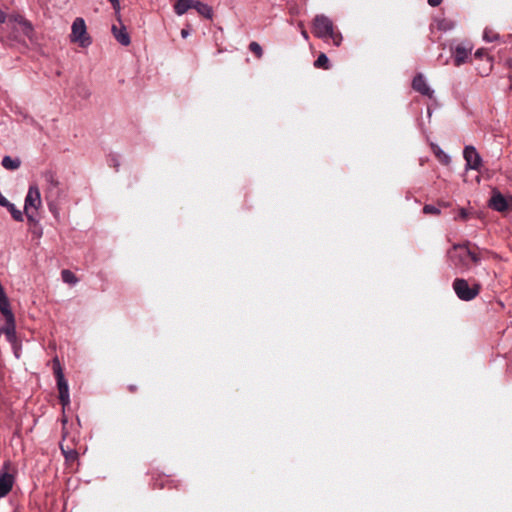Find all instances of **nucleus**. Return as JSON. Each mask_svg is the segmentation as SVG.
<instances>
[{"label": "nucleus", "instance_id": "3", "mask_svg": "<svg viewBox=\"0 0 512 512\" xmlns=\"http://www.w3.org/2000/svg\"><path fill=\"white\" fill-rule=\"evenodd\" d=\"M453 289L459 299L471 301L478 296L481 286L477 282L469 285L467 280L456 278L453 282Z\"/></svg>", "mask_w": 512, "mask_h": 512}, {"label": "nucleus", "instance_id": "18", "mask_svg": "<svg viewBox=\"0 0 512 512\" xmlns=\"http://www.w3.org/2000/svg\"><path fill=\"white\" fill-rule=\"evenodd\" d=\"M432 150L441 163L445 165L450 163V156L446 154L439 146L432 145Z\"/></svg>", "mask_w": 512, "mask_h": 512}, {"label": "nucleus", "instance_id": "13", "mask_svg": "<svg viewBox=\"0 0 512 512\" xmlns=\"http://www.w3.org/2000/svg\"><path fill=\"white\" fill-rule=\"evenodd\" d=\"M0 332L5 334L6 339L9 343L15 342V340L17 339L15 316L5 318V325L0 329Z\"/></svg>", "mask_w": 512, "mask_h": 512}, {"label": "nucleus", "instance_id": "14", "mask_svg": "<svg viewBox=\"0 0 512 512\" xmlns=\"http://www.w3.org/2000/svg\"><path fill=\"white\" fill-rule=\"evenodd\" d=\"M193 0H178L174 5V11L178 16H182L189 9L193 8Z\"/></svg>", "mask_w": 512, "mask_h": 512}, {"label": "nucleus", "instance_id": "38", "mask_svg": "<svg viewBox=\"0 0 512 512\" xmlns=\"http://www.w3.org/2000/svg\"><path fill=\"white\" fill-rule=\"evenodd\" d=\"M110 3L116 2V0H108Z\"/></svg>", "mask_w": 512, "mask_h": 512}, {"label": "nucleus", "instance_id": "23", "mask_svg": "<svg viewBox=\"0 0 512 512\" xmlns=\"http://www.w3.org/2000/svg\"><path fill=\"white\" fill-rule=\"evenodd\" d=\"M6 208L9 210V212L11 213V215H12L14 220H16V221H22L23 220L22 212L19 209H17L14 204H12L10 202L9 205Z\"/></svg>", "mask_w": 512, "mask_h": 512}, {"label": "nucleus", "instance_id": "25", "mask_svg": "<svg viewBox=\"0 0 512 512\" xmlns=\"http://www.w3.org/2000/svg\"><path fill=\"white\" fill-rule=\"evenodd\" d=\"M15 20H16L20 25H22V26H23V28H24V30H25V32H26V33L30 32V31L32 30V26H31V24H30L27 20H25L23 17H21V16H17V17H15Z\"/></svg>", "mask_w": 512, "mask_h": 512}, {"label": "nucleus", "instance_id": "12", "mask_svg": "<svg viewBox=\"0 0 512 512\" xmlns=\"http://www.w3.org/2000/svg\"><path fill=\"white\" fill-rule=\"evenodd\" d=\"M120 26L113 25L112 26V34L115 39L123 46H128L131 43L130 35L127 32L126 27L123 25L122 21L119 22Z\"/></svg>", "mask_w": 512, "mask_h": 512}, {"label": "nucleus", "instance_id": "32", "mask_svg": "<svg viewBox=\"0 0 512 512\" xmlns=\"http://www.w3.org/2000/svg\"><path fill=\"white\" fill-rule=\"evenodd\" d=\"M9 203L10 202L2 194H0V205L3 207H7Z\"/></svg>", "mask_w": 512, "mask_h": 512}, {"label": "nucleus", "instance_id": "30", "mask_svg": "<svg viewBox=\"0 0 512 512\" xmlns=\"http://www.w3.org/2000/svg\"><path fill=\"white\" fill-rule=\"evenodd\" d=\"M476 274L481 277V278H484V277H490V271L487 270L486 268H483L481 270H477L476 271Z\"/></svg>", "mask_w": 512, "mask_h": 512}, {"label": "nucleus", "instance_id": "31", "mask_svg": "<svg viewBox=\"0 0 512 512\" xmlns=\"http://www.w3.org/2000/svg\"><path fill=\"white\" fill-rule=\"evenodd\" d=\"M76 456H77V453L75 451H73V450H71L69 452H65V457L68 460H73V459L76 458Z\"/></svg>", "mask_w": 512, "mask_h": 512}, {"label": "nucleus", "instance_id": "17", "mask_svg": "<svg viewBox=\"0 0 512 512\" xmlns=\"http://www.w3.org/2000/svg\"><path fill=\"white\" fill-rule=\"evenodd\" d=\"M436 25L438 30L447 32L454 29L456 23L451 19L442 18L437 20Z\"/></svg>", "mask_w": 512, "mask_h": 512}, {"label": "nucleus", "instance_id": "2", "mask_svg": "<svg viewBox=\"0 0 512 512\" xmlns=\"http://www.w3.org/2000/svg\"><path fill=\"white\" fill-rule=\"evenodd\" d=\"M313 33L325 41L331 39L335 46L342 42V35L334 30L333 22L325 15H317L313 20Z\"/></svg>", "mask_w": 512, "mask_h": 512}, {"label": "nucleus", "instance_id": "5", "mask_svg": "<svg viewBox=\"0 0 512 512\" xmlns=\"http://www.w3.org/2000/svg\"><path fill=\"white\" fill-rule=\"evenodd\" d=\"M54 373L57 379V386L59 390V399L63 407L70 404L69 388L68 383L64 377L60 362L58 358L53 360Z\"/></svg>", "mask_w": 512, "mask_h": 512}, {"label": "nucleus", "instance_id": "10", "mask_svg": "<svg viewBox=\"0 0 512 512\" xmlns=\"http://www.w3.org/2000/svg\"><path fill=\"white\" fill-rule=\"evenodd\" d=\"M473 50V45L470 42H465L457 45L454 49V64L460 66L467 62Z\"/></svg>", "mask_w": 512, "mask_h": 512}, {"label": "nucleus", "instance_id": "24", "mask_svg": "<svg viewBox=\"0 0 512 512\" xmlns=\"http://www.w3.org/2000/svg\"><path fill=\"white\" fill-rule=\"evenodd\" d=\"M249 49L258 57H262L263 51L261 46L257 42H251Z\"/></svg>", "mask_w": 512, "mask_h": 512}, {"label": "nucleus", "instance_id": "36", "mask_svg": "<svg viewBox=\"0 0 512 512\" xmlns=\"http://www.w3.org/2000/svg\"><path fill=\"white\" fill-rule=\"evenodd\" d=\"M483 54H484V49H482V48H481V49H478V50L475 52V57L480 58V57H482V56H483Z\"/></svg>", "mask_w": 512, "mask_h": 512}, {"label": "nucleus", "instance_id": "8", "mask_svg": "<svg viewBox=\"0 0 512 512\" xmlns=\"http://www.w3.org/2000/svg\"><path fill=\"white\" fill-rule=\"evenodd\" d=\"M15 483V475L11 473V463L9 461L3 464L0 471V498L5 497L12 490Z\"/></svg>", "mask_w": 512, "mask_h": 512}, {"label": "nucleus", "instance_id": "33", "mask_svg": "<svg viewBox=\"0 0 512 512\" xmlns=\"http://www.w3.org/2000/svg\"><path fill=\"white\" fill-rule=\"evenodd\" d=\"M443 0H428V4L432 7H437L442 3Z\"/></svg>", "mask_w": 512, "mask_h": 512}, {"label": "nucleus", "instance_id": "11", "mask_svg": "<svg viewBox=\"0 0 512 512\" xmlns=\"http://www.w3.org/2000/svg\"><path fill=\"white\" fill-rule=\"evenodd\" d=\"M412 87L415 91L424 96H427L428 98H432L434 95V91L430 88L422 74H418L414 77L412 81Z\"/></svg>", "mask_w": 512, "mask_h": 512}, {"label": "nucleus", "instance_id": "27", "mask_svg": "<svg viewBox=\"0 0 512 512\" xmlns=\"http://www.w3.org/2000/svg\"><path fill=\"white\" fill-rule=\"evenodd\" d=\"M12 345V348H13V352H14V355L17 359H19L21 357V344L19 343V341L16 339L14 343H10Z\"/></svg>", "mask_w": 512, "mask_h": 512}, {"label": "nucleus", "instance_id": "7", "mask_svg": "<svg viewBox=\"0 0 512 512\" xmlns=\"http://www.w3.org/2000/svg\"><path fill=\"white\" fill-rule=\"evenodd\" d=\"M42 205L40 190L37 185H30L24 202V211L29 220L33 219L31 210L37 211Z\"/></svg>", "mask_w": 512, "mask_h": 512}, {"label": "nucleus", "instance_id": "28", "mask_svg": "<svg viewBox=\"0 0 512 512\" xmlns=\"http://www.w3.org/2000/svg\"><path fill=\"white\" fill-rule=\"evenodd\" d=\"M111 4H112V7H113V9H114V11H115V16H116L117 20H118L119 22H121V14H120V11H121V5H120L119 0H116V2H113V3H111Z\"/></svg>", "mask_w": 512, "mask_h": 512}, {"label": "nucleus", "instance_id": "21", "mask_svg": "<svg viewBox=\"0 0 512 512\" xmlns=\"http://www.w3.org/2000/svg\"><path fill=\"white\" fill-rule=\"evenodd\" d=\"M44 179L48 185L49 190L55 189L59 185L56 175H54L52 173H46L44 175Z\"/></svg>", "mask_w": 512, "mask_h": 512}, {"label": "nucleus", "instance_id": "9", "mask_svg": "<svg viewBox=\"0 0 512 512\" xmlns=\"http://www.w3.org/2000/svg\"><path fill=\"white\" fill-rule=\"evenodd\" d=\"M463 157L466 161V169L479 171L482 167V158L474 146H466L463 151Z\"/></svg>", "mask_w": 512, "mask_h": 512}, {"label": "nucleus", "instance_id": "15", "mask_svg": "<svg viewBox=\"0 0 512 512\" xmlns=\"http://www.w3.org/2000/svg\"><path fill=\"white\" fill-rule=\"evenodd\" d=\"M193 8L196 9V11L203 17L212 19L213 10L208 4L202 3L200 1H194Z\"/></svg>", "mask_w": 512, "mask_h": 512}, {"label": "nucleus", "instance_id": "4", "mask_svg": "<svg viewBox=\"0 0 512 512\" xmlns=\"http://www.w3.org/2000/svg\"><path fill=\"white\" fill-rule=\"evenodd\" d=\"M71 42L77 43L80 47L86 48L91 45L92 39L87 33V27L83 18H76L71 27Z\"/></svg>", "mask_w": 512, "mask_h": 512}, {"label": "nucleus", "instance_id": "22", "mask_svg": "<svg viewBox=\"0 0 512 512\" xmlns=\"http://www.w3.org/2000/svg\"><path fill=\"white\" fill-rule=\"evenodd\" d=\"M499 39V35L491 28H485L483 32V40L486 42H494Z\"/></svg>", "mask_w": 512, "mask_h": 512}, {"label": "nucleus", "instance_id": "26", "mask_svg": "<svg viewBox=\"0 0 512 512\" xmlns=\"http://www.w3.org/2000/svg\"><path fill=\"white\" fill-rule=\"evenodd\" d=\"M423 212H424L425 214H434V215H438V214L440 213V210H439L437 207L433 206V205H425V206L423 207Z\"/></svg>", "mask_w": 512, "mask_h": 512}, {"label": "nucleus", "instance_id": "6", "mask_svg": "<svg viewBox=\"0 0 512 512\" xmlns=\"http://www.w3.org/2000/svg\"><path fill=\"white\" fill-rule=\"evenodd\" d=\"M489 207L500 213L512 211V195H504L494 189L489 200Z\"/></svg>", "mask_w": 512, "mask_h": 512}, {"label": "nucleus", "instance_id": "37", "mask_svg": "<svg viewBox=\"0 0 512 512\" xmlns=\"http://www.w3.org/2000/svg\"><path fill=\"white\" fill-rule=\"evenodd\" d=\"M188 35H189L188 30H186V29H182V31H181V36H182L183 38H186V37H188Z\"/></svg>", "mask_w": 512, "mask_h": 512}, {"label": "nucleus", "instance_id": "1", "mask_svg": "<svg viewBox=\"0 0 512 512\" xmlns=\"http://www.w3.org/2000/svg\"><path fill=\"white\" fill-rule=\"evenodd\" d=\"M489 254L490 252L487 250H472L469 242H467L454 244L448 251L447 256L454 267L461 271H468L471 268V263L477 265Z\"/></svg>", "mask_w": 512, "mask_h": 512}, {"label": "nucleus", "instance_id": "19", "mask_svg": "<svg viewBox=\"0 0 512 512\" xmlns=\"http://www.w3.org/2000/svg\"><path fill=\"white\" fill-rule=\"evenodd\" d=\"M314 66L316 68H322V69H329L330 68V63H329V59L328 57L326 56V54L324 53H320L317 60L314 62Z\"/></svg>", "mask_w": 512, "mask_h": 512}, {"label": "nucleus", "instance_id": "35", "mask_svg": "<svg viewBox=\"0 0 512 512\" xmlns=\"http://www.w3.org/2000/svg\"><path fill=\"white\" fill-rule=\"evenodd\" d=\"M6 21V14L0 10V24Z\"/></svg>", "mask_w": 512, "mask_h": 512}, {"label": "nucleus", "instance_id": "34", "mask_svg": "<svg viewBox=\"0 0 512 512\" xmlns=\"http://www.w3.org/2000/svg\"><path fill=\"white\" fill-rule=\"evenodd\" d=\"M301 35L303 36V38L305 40H308L309 39V36H308V33L307 31L301 26Z\"/></svg>", "mask_w": 512, "mask_h": 512}, {"label": "nucleus", "instance_id": "29", "mask_svg": "<svg viewBox=\"0 0 512 512\" xmlns=\"http://www.w3.org/2000/svg\"><path fill=\"white\" fill-rule=\"evenodd\" d=\"M468 216H469V214H468L467 210L464 209V208H461L459 210V212H458V215L455 216L454 219L455 220H463V221H465V220L468 219Z\"/></svg>", "mask_w": 512, "mask_h": 512}, {"label": "nucleus", "instance_id": "16", "mask_svg": "<svg viewBox=\"0 0 512 512\" xmlns=\"http://www.w3.org/2000/svg\"><path fill=\"white\" fill-rule=\"evenodd\" d=\"M1 164L7 170H16L20 167L21 161L19 158H12L10 156H4Z\"/></svg>", "mask_w": 512, "mask_h": 512}, {"label": "nucleus", "instance_id": "20", "mask_svg": "<svg viewBox=\"0 0 512 512\" xmlns=\"http://www.w3.org/2000/svg\"><path fill=\"white\" fill-rule=\"evenodd\" d=\"M61 277H62V280L67 284L74 285L78 282V279L75 276V274L72 271L67 270V269H65L61 272Z\"/></svg>", "mask_w": 512, "mask_h": 512}]
</instances>
